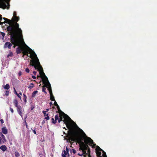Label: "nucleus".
Returning a JSON list of instances; mask_svg holds the SVG:
<instances>
[{
    "label": "nucleus",
    "mask_w": 157,
    "mask_h": 157,
    "mask_svg": "<svg viewBox=\"0 0 157 157\" xmlns=\"http://www.w3.org/2000/svg\"><path fill=\"white\" fill-rule=\"evenodd\" d=\"M14 23L13 25H9L7 27V29L8 32V35L23 37L22 31L21 28H19L18 23L17 22Z\"/></svg>",
    "instance_id": "nucleus-3"
},
{
    "label": "nucleus",
    "mask_w": 157,
    "mask_h": 157,
    "mask_svg": "<svg viewBox=\"0 0 157 157\" xmlns=\"http://www.w3.org/2000/svg\"><path fill=\"white\" fill-rule=\"evenodd\" d=\"M29 71H30L29 70L28 68H26L25 71L26 72L29 73Z\"/></svg>",
    "instance_id": "nucleus-38"
},
{
    "label": "nucleus",
    "mask_w": 157,
    "mask_h": 157,
    "mask_svg": "<svg viewBox=\"0 0 157 157\" xmlns=\"http://www.w3.org/2000/svg\"><path fill=\"white\" fill-rule=\"evenodd\" d=\"M38 91L37 90L34 91L32 94V97H34L35 96V95L37 93Z\"/></svg>",
    "instance_id": "nucleus-25"
},
{
    "label": "nucleus",
    "mask_w": 157,
    "mask_h": 157,
    "mask_svg": "<svg viewBox=\"0 0 157 157\" xmlns=\"http://www.w3.org/2000/svg\"><path fill=\"white\" fill-rule=\"evenodd\" d=\"M4 143V141L2 140V138L0 136V144H2Z\"/></svg>",
    "instance_id": "nucleus-36"
},
{
    "label": "nucleus",
    "mask_w": 157,
    "mask_h": 157,
    "mask_svg": "<svg viewBox=\"0 0 157 157\" xmlns=\"http://www.w3.org/2000/svg\"><path fill=\"white\" fill-rule=\"evenodd\" d=\"M52 108H53V109L55 108V107H54V106H53L52 107Z\"/></svg>",
    "instance_id": "nucleus-56"
},
{
    "label": "nucleus",
    "mask_w": 157,
    "mask_h": 157,
    "mask_svg": "<svg viewBox=\"0 0 157 157\" xmlns=\"http://www.w3.org/2000/svg\"><path fill=\"white\" fill-rule=\"evenodd\" d=\"M0 135L1 136L2 140L4 141V142H6V139L5 138V136L2 134V133H1L0 134Z\"/></svg>",
    "instance_id": "nucleus-21"
},
{
    "label": "nucleus",
    "mask_w": 157,
    "mask_h": 157,
    "mask_svg": "<svg viewBox=\"0 0 157 157\" xmlns=\"http://www.w3.org/2000/svg\"><path fill=\"white\" fill-rule=\"evenodd\" d=\"M44 114V116L45 117V119L46 120H49L50 119L49 117L48 116V114H46V111H43L42 112Z\"/></svg>",
    "instance_id": "nucleus-13"
},
{
    "label": "nucleus",
    "mask_w": 157,
    "mask_h": 157,
    "mask_svg": "<svg viewBox=\"0 0 157 157\" xmlns=\"http://www.w3.org/2000/svg\"><path fill=\"white\" fill-rule=\"evenodd\" d=\"M78 154L79 155H80V154Z\"/></svg>",
    "instance_id": "nucleus-58"
},
{
    "label": "nucleus",
    "mask_w": 157,
    "mask_h": 157,
    "mask_svg": "<svg viewBox=\"0 0 157 157\" xmlns=\"http://www.w3.org/2000/svg\"><path fill=\"white\" fill-rule=\"evenodd\" d=\"M92 144H93V145L92 146V147L95 148L97 146H96V144H94V143H93Z\"/></svg>",
    "instance_id": "nucleus-41"
},
{
    "label": "nucleus",
    "mask_w": 157,
    "mask_h": 157,
    "mask_svg": "<svg viewBox=\"0 0 157 157\" xmlns=\"http://www.w3.org/2000/svg\"><path fill=\"white\" fill-rule=\"evenodd\" d=\"M49 109H46V111H46V112H48L49 111Z\"/></svg>",
    "instance_id": "nucleus-52"
},
{
    "label": "nucleus",
    "mask_w": 157,
    "mask_h": 157,
    "mask_svg": "<svg viewBox=\"0 0 157 157\" xmlns=\"http://www.w3.org/2000/svg\"><path fill=\"white\" fill-rule=\"evenodd\" d=\"M2 133L4 134H6L8 133L7 129L5 127H4L2 128Z\"/></svg>",
    "instance_id": "nucleus-14"
},
{
    "label": "nucleus",
    "mask_w": 157,
    "mask_h": 157,
    "mask_svg": "<svg viewBox=\"0 0 157 157\" xmlns=\"http://www.w3.org/2000/svg\"><path fill=\"white\" fill-rule=\"evenodd\" d=\"M54 101H55L54 103V105H55L56 106V107L58 106L59 105L57 104V102L55 100Z\"/></svg>",
    "instance_id": "nucleus-39"
},
{
    "label": "nucleus",
    "mask_w": 157,
    "mask_h": 157,
    "mask_svg": "<svg viewBox=\"0 0 157 157\" xmlns=\"http://www.w3.org/2000/svg\"><path fill=\"white\" fill-rule=\"evenodd\" d=\"M78 129L73 126H71L68 131L67 137L68 138L67 141L72 143L74 141L80 144L79 150H82L83 153H86V151L88 152L90 151V148L87 144H92L93 140L89 137H87L83 130L77 125Z\"/></svg>",
    "instance_id": "nucleus-1"
},
{
    "label": "nucleus",
    "mask_w": 157,
    "mask_h": 157,
    "mask_svg": "<svg viewBox=\"0 0 157 157\" xmlns=\"http://www.w3.org/2000/svg\"><path fill=\"white\" fill-rule=\"evenodd\" d=\"M36 71H33V73L34 74V75H36Z\"/></svg>",
    "instance_id": "nucleus-48"
},
{
    "label": "nucleus",
    "mask_w": 157,
    "mask_h": 157,
    "mask_svg": "<svg viewBox=\"0 0 157 157\" xmlns=\"http://www.w3.org/2000/svg\"><path fill=\"white\" fill-rule=\"evenodd\" d=\"M10 38L11 43L14 45L13 46V48H15L16 46H20L23 43H25L23 37L12 35L10 36Z\"/></svg>",
    "instance_id": "nucleus-4"
},
{
    "label": "nucleus",
    "mask_w": 157,
    "mask_h": 157,
    "mask_svg": "<svg viewBox=\"0 0 157 157\" xmlns=\"http://www.w3.org/2000/svg\"><path fill=\"white\" fill-rule=\"evenodd\" d=\"M14 154H15V156L16 157H18L20 156L19 153L17 151H16L15 152Z\"/></svg>",
    "instance_id": "nucleus-27"
},
{
    "label": "nucleus",
    "mask_w": 157,
    "mask_h": 157,
    "mask_svg": "<svg viewBox=\"0 0 157 157\" xmlns=\"http://www.w3.org/2000/svg\"><path fill=\"white\" fill-rule=\"evenodd\" d=\"M17 16V13H16V12H15V11H14L13 12V18L15 17H16Z\"/></svg>",
    "instance_id": "nucleus-37"
},
{
    "label": "nucleus",
    "mask_w": 157,
    "mask_h": 157,
    "mask_svg": "<svg viewBox=\"0 0 157 157\" xmlns=\"http://www.w3.org/2000/svg\"><path fill=\"white\" fill-rule=\"evenodd\" d=\"M101 152L103 153L102 156L103 157H107L106 153L103 150V151H101Z\"/></svg>",
    "instance_id": "nucleus-28"
},
{
    "label": "nucleus",
    "mask_w": 157,
    "mask_h": 157,
    "mask_svg": "<svg viewBox=\"0 0 157 157\" xmlns=\"http://www.w3.org/2000/svg\"><path fill=\"white\" fill-rule=\"evenodd\" d=\"M17 110L18 114L22 117L23 116V114H22L21 111L22 108L20 106L17 107Z\"/></svg>",
    "instance_id": "nucleus-9"
},
{
    "label": "nucleus",
    "mask_w": 157,
    "mask_h": 157,
    "mask_svg": "<svg viewBox=\"0 0 157 157\" xmlns=\"http://www.w3.org/2000/svg\"><path fill=\"white\" fill-rule=\"evenodd\" d=\"M26 46L27 47V48L29 49V50L27 51L25 50L24 48V50L22 51V53L23 54L22 56V57H24V56L25 55H28V52H29V53L31 55V54L33 53V52H34L27 45H26ZM31 56V55H30ZM30 57V56H29Z\"/></svg>",
    "instance_id": "nucleus-8"
},
{
    "label": "nucleus",
    "mask_w": 157,
    "mask_h": 157,
    "mask_svg": "<svg viewBox=\"0 0 157 157\" xmlns=\"http://www.w3.org/2000/svg\"><path fill=\"white\" fill-rule=\"evenodd\" d=\"M25 125H26V128H28V125H27V123H26V122H25Z\"/></svg>",
    "instance_id": "nucleus-50"
},
{
    "label": "nucleus",
    "mask_w": 157,
    "mask_h": 157,
    "mask_svg": "<svg viewBox=\"0 0 157 157\" xmlns=\"http://www.w3.org/2000/svg\"><path fill=\"white\" fill-rule=\"evenodd\" d=\"M56 107L58 110V111H56V113L59 112V115H60V114H63V115H64V120L63 121V122L66 125L67 128H68L69 130V129L71 128V126H73L72 125H71L70 127L69 126V121L71 120V119L68 116V115L64 113L61 110L59 105L58 106H57Z\"/></svg>",
    "instance_id": "nucleus-5"
},
{
    "label": "nucleus",
    "mask_w": 157,
    "mask_h": 157,
    "mask_svg": "<svg viewBox=\"0 0 157 157\" xmlns=\"http://www.w3.org/2000/svg\"><path fill=\"white\" fill-rule=\"evenodd\" d=\"M10 111H11V112L13 113V109L12 108H10Z\"/></svg>",
    "instance_id": "nucleus-42"
},
{
    "label": "nucleus",
    "mask_w": 157,
    "mask_h": 157,
    "mask_svg": "<svg viewBox=\"0 0 157 157\" xmlns=\"http://www.w3.org/2000/svg\"><path fill=\"white\" fill-rule=\"evenodd\" d=\"M18 75L19 76H21V72L20 71L18 72Z\"/></svg>",
    "instance_id": "nucleus-45"
},
{
    "label": "nucleus",
    "mask_w": 157,
    "mask_h": 157,
    "mask_svg": "<svg viewBox=\"0 0 157 157\" xmlns=\"http://www.w3.org/2000/svg\"><path fill=\"white\" fill-rule=\"evenodd\" d=\"M42 72H40V74H41ZM43 75L44 76V78H43L42 76L41 77L43 80V83H46V87L48 88V90L49 92L50 96L53 95L52 91V88L51 87V84L49 82L48 78L45 75L44 72H42Z\"/></svg>",
    "instance_id": "nucleus-6"
},
{
    "label": "nucleus",
    "mask_w": 157,
    "mask_h": 157,
    "mask_svg": "<svg viewBox=\"0 0 157 157\" xmlns=\"http://www.w3.org/2000/svg\"><path fill=\"white\" fill-rule=\"evenodd\" d=\"M33 133L35 134H36V132L35 130H33Z\"/></svg>",
    "instance_id": "nucleus-51"
},
{
    "label": "nucleus",
    "mask_w": 157,
    "mask_h": 157,
    "mask_svg": "<svg viewBox=\"0 0 157 157\" xmlns=\"http://www.w3.org/2000/svg\"><path fill=\"white\" fill-rule=\"evenodd\" d=\"M51 120L52 123L53 124H56L57 122V121H56V120L55 119L54 120V118L53 117H52V118Z\"/></svg>",
    "instance_id": "nucleus-26"
},
{
    "label": "nucleus",
    "mask_w": 157,
    "mask_h": 157,
    "mask_svg": "<svg viewBox=\"0 0 157 157\" xmlns=\"http://www.w3.org/2000/svg\"><path fill=\"white\" fill-rule=\"evenodd\" d=\"M6 0H0V6L3 9H5L6 8L9 9L10 8V4L9 3H7L8 7L5 3Z\"/></svg>",
    "instance_id": "nucleus-7"
},
{
    "label": "nucleus",
    "mask_w": 157,
    "mask_h": 157,
    "mask_svg": "<svg viewBox=\"0 0 157 157\" xmlns=\"http://www.w3.org/2000/svg\"><path fill=\"white\" fill-rule=\"evenodd\" d=\"M30 58L32 59V60L30 61V65L32 66H34L35 69H37L38 71H40L39 73L40 76L38 75L37 76V78L40 77H41L43 81L41 76H42L43 78H44V76L43 75L42 73H41V74H40V72L42 73L43 72H44L43 68L41 66L39 60L37 57L36 55L34 52H33V53L31 54Z\"/></svg>",
    "instance_id": "nucleus-2"
},
{
    "label": "nucleus",
    "mask_w": 157,
    "mask_h": 157,
    "mask_svg": "<svg viewBox=\"0 0 157 157\" xmlns=\"http://www.w3.org/2000/svg\"><path fill=\"white\" fill-rule=\"evenodd\" d=\"M44 84H45L44 85L42 86L43 87V88H42V91L43 92H44L45 94H47V92L46 91V88H45V87H46V83H44Z\"/></svg>",
    "instance_id": "nucleus-18"
},
{
    "label": "nucleus",
    "mask_w": 157,
    "mask_h": 157,
    "mask_svg": "<svg viewBox=\"0 0 157 157\" xmlns=\"http://www.w3.org/2000/svg\"><path fill=\"white\" fill-rule=\"evenodd\" d=\"M70 151L71 153L73 152L74 154H75L76 153V151L74 149H70Z\"/></svg>",
    "instance_id": "nucleus-32"
},
{
    "label": "nucleus",
    "mask_w": 157,
    "mask_h": 157,
    "mask_svg": "<svg viewBox=\"0 0 157 157\" xmlns=\"http://www.w3.org/2000/svg\"><path fill=\"white\" fill-rule=\"evenodd\" d=\"M96 151H103V150L102 149H101L100 147L98 146H96Z\"/></svg>",
    "instance_id": "nucleus-23"
},
{
    "label": "nucleus",
    "mask_w": 157,
    "mask_h": 157,
    "mask_svg": "<svg viewBox=\"0 0 157 157\" xmlns=\"http://www.w3.org/2000/svg\"><path fill=\"white\" fill-rule=\"evenodd\" d=\"M34 86V85L33 83H30L29 87L31 89L33 88Z\"/></svg>",
    "instance_id": "nucleus-30"
},
{
    "label": "nucleus",
    "mask_w": 157,
    "mask_h": 157,
    "mask_svg": "<svg viewBox=\"0 0 157 157\" xmlns=\"http://www.w3.org/2000/svg\"><path fill=\"white\" fill-rule=\"evenodd\" d=\"M0 121L1 122L2 124H3L4 123V121L2 119H1L0 120Z\"/></svg>",
    "instance_id": "nucleus-46"
},
{
    "label": "nucleus",
    "mask_w": 157,
    "mask_h": 157,
    "mask_svg": "<svg viewBox=\"0 0 157 157\" xmlns=\"http://www.w3.org/2000/svg\"><path fill=\"white\" fill-rule=\"evenodd\" d=\"M19 94H20V95H22V93H19Z\"/></svg>",
    "instance_id": "nucleus-55"
},
{
    "label": "nucleus",
    "mask_w": 157,
    "mask_h": 157,
    "mask_svg": "<svg viewBox=\"0 0 157 157\" xmlns=\"http://www.w3.org/2000/svg\"><path fill=\"white\" fill-rule=\"evenodd\" d=\"M10 93V92L8 90H6L5 92V94L6 96H8Z\"/></svg>",
    "instance_id": "nucleus-34"
},
{
    "label": "nucleus",
    "mask_w": 157,
    "mask_h": 157,
    "mask_svg": "<svg viewBox=\"0 0 157 157\" xmlns=\"http://www.w3.org/2000/svg\"><path fill=\"white\" fill-rule=\"evenodd\" d=\"M26 56L25 57H24V58L25 59H27L29 57V55H25Z\"/></svg>",
    "instance_id": "nucleus-44"
},
{
    "label": "nucleus",
    "mask_w": 157,
    "mask_h": 157,
    "mask_svg": "<svg viewBox=\"0 0 157 157\" xmlns=\"http://www.w3.org/2000/svg\"><path fill=\"white\" fill-rule=\"evenodd\" d=\"M24 50V48L23 47H18L16 48V51L17 54L21 53Z\"/></svg>",
    "instance_id": "nucleus-10"
},
{
    "label": "nucleus",
    "mask_w": 157,
    "mask_h": 157,
    "mask_svg": "<svg viewBox=\"0 0 157 157\" xmlns=\"http://www.w3.org/2000/svg\"><path fill=\"white\" fill-rule=\"evenodd\" d=\"M3 19L5 20V21H6H6H10V20L7 19V18H5V17H4L3 18Z\"/></svg>",
    "instance_id": "nucleus-40"
},
{
    "label": "nucleus",
    "mask_w": 157,
    "mask_h": 157,
    "mask_svg": "<svg viewBox=\"0 0 157 157\" xmlns=\"http://www.w3.org/2000/svg\"><path fill=\"white\" fill-rule=\"evenodd\" d=\"M13 103L15 105V106L16 107H18L19 105H18V103L17 99H15L13 101Z\"/></svg>",
    "instance_id": "nucleus-16"
},
{
    "label": "nucleus",
    "mask_w": 157,
    "mask_h": 157,
    "mask_svg": "<svg viewBox=\"0 0 157 157\" xmlns=\"http://www.w3.org/2000/svg\"><path fill=\"white\" fill-rule=\"evenodd\" d=\"M32 78L34 79H35L36 78V77L34 75L32 76Z\"/></svg>",
    "instance_id": "nucleus-47"
},
{
    "label": "nucleus",
    "mask_w": 157,
    "mask_h": 157,
    "mask_svg": "<svg viewBox=\"0 0 157 157\" xmlns=\"http://www.w3.org/2000/svg\"><path fill=\"white\" fill-rule=\"evenodd\" d=\"M59 114H57L55 116V119L56 121H57V120L59 119Z\"/></svg>",
    "instance_id": "nucleus-31"
},
{
    "label": "nucleus",
    "mask_w": 157,
    "mask_h": 157,
    "mask_svg": "<svg viewBox=\"0 0 157 157\" xmlns=\"http://www.w3.org/2000/svg\"><path fill=\"white\" fill-rule=\"evenodd\" d=\"M13 56V53L11 52H10L7 55V57L8 58L10 56Z\"/></svg>",
    "instance_id": "nucleus-24"
},
{
    "label": "nucleus",
    "mask_w": 157,
    "mask_h": 157,
    "mask_svg": "<svg viewBox=\"0 0 157 157\" xmlns=\"http://www.w3.org/2000/svg\"><path fill=\"white\" fill-rule=\"evenodd\" d=\"M24 99H26V98H27V97L24 94Z\"/></svg>",
    "instance_id": "nucleus-49"
},
{
    "label": "nucleus",
    "mask_w": 157,
    "mask_h": 157,
    "mask_svg": "<svg viewBox=\"0 0 157 157\" xmlns=\"http://www.w3.org/2000/svg\"><path fill=\"white\" fill-rule=\"evenodd\" d=\"M0 149L3 151H5L7 148L6 146L5 145H2L0 147Z\"/></svg>",
    "instance_id": "nucleus-15"
},
{
    "label": "nucleus",
    "mask_w": 157,
    "mask_h": 157,
    "mask_svg": "<svg viewBox=\"0 0 157 157\" xmlns=\"http://www.w3.org/2000/svg\"><path fill=\"white\" fill-rule=\"evenodd\" d=\"M64 118V115H63V114H60V115L59 114V119L58 120V122L59 123H60L61 121H63H63L64 120H63V118Z\"/></svg>",
    "instance_id": "nucleus-12"
},
{
    "label": "nucleus",
    "mask_w": 157,
    "mask_h": 157,
    "mask_svg": "<svg viewBox=\"0 0 157 157\" xmlns=\"http://www.w3.org/2000/svg\"><path fill=\"white\" fill-rule=\"evenodd\" d=\"M13 21L15 22H17L19 20V18L18 17H17V16L13 17Z\"/></svg>",
    "instance_id": "nucleus-19"
},
{
    "label": "nucleus",
    "mask_w": 157,
    "mask_h": 157,
    "mask_svg": "<svg viewBox=\"0 0 157 157\" xmlns=\"http://www.w3.org/2000/svg\"><path fill=\"white\" fill-rule=\"evenodd\" d=\"M1 34L2 36V39H3L4 38L5 35V34L3 32H1Z\"/></svg>",
    "instance_id": "nucleus-35"
},
{
    "label": "nucleus",
    "mask_w": 157,
    "mask_h": 157,
    "mask_svg": "<svg viewBox=\"0 0 157 157\" xmlns=\"http://www.w3.org/2000/svg\"><path fill=\"white\" fill-rule=\"evenodd\" d=\"M15 90V93L17 95V96H18V97L20 99L21 98V97L18 94V93L15 90V89H14Z\"/></svg>",
    "instance_id": "nucleus-29"
},
{
    "label": "nucleus",
    "mask_w": 157,
    "mask_h": 157,
    "mask_svg": "<svg viewBox=\"0 0 157 157\" xmlns=\"http://www.w3.org/2000/svg\"><path fill=\"white\" fill-rule=\"evenodd\" d=\"M66 152H67V154H68V156H69V153H68L69 149L67 147L66 148Z\"/></svg>",
    "instance_id": "nucleus-43"
},
{
    "label": "nucleus",
    "mask_w": 157,
    "mask_h": 157,
    "mask_svg": "<svg viewBox=\"0 0 157 157\" xmlns=\"http://www.w3.org/2000/svg\"><path fill=\"white\" fill-rule=\"evenodd\" d=\"M50 99L52 101H53L55 100L54 97L53 95L50 96Z\"/></svg>",
    "instance_id": "nucleus-33"
},
{
    "label": "nucleus",
    "mask_w": 157,
    "mask_h": 157,
    "mask_svg": "<svg viewBox=\"0 0 157 157\" xmlns=\"http://www.w3.org/2000/svg\"><path fill=\"white\" fill-rule=\"evenodd\" d=\"M12 45V44L10 42H6L4 45V47L5 48H8L9 49H11Z\"/></svg>",
    "instance_id": "nucleus-11"
},
{
    "label": "nucleus",
    "mask_w": 157,
    "mask_h": 157,
    "mask_svg": "<svg viewBox=\"0 0 157 157\" xmlns=\"http://www.w3.org/2000/svg\"><path fill=\"white\" fill-rule=\"evenodd\" d=\"M67 152L65 150H63V152L62 154V156L63 157H66V155H67Z\"/></svg>",
    "instance_id": "nucleus-20"
},
{
    "label": "nucleus",
    "mask_w": 157,
    "mask_h": 157,
    "mask_svg": "<svg viewBox=\"0 0 157 157\" xmlns=\"http://www.w3.org/2000/svg\"><path fill=\"white\" fill-rule=\"evenodd\" d=\"M52 102H51L49 103V104L50 105V106H51L52 105Z\"/></svg>",
    "instance_id": "nucleus-54"
},
{
    "label": "nucleus",
    "mask_w": 157,
    "mask_h": 157,
    "mask_svg": "<svg viewBox=\"0 0 157 157\" xmlns=\"http://www.w3.org/2000/svg\"><path fill=\"white\" fill-rule=\"evenodd\" d=\"M24 101H25V103H26V99H24Z\"/></svg>",
    "instance_id": "nucleus-53"
},
{
    "label": "nucleus",
    "mask_w": 157,
    "mask_h": 157,
    "mask_svg": "<svg viewBox=\"0 0 157 157\" xmlns=\"http://www.w3.org/2000/svg\"><path fill=\"white\" fill-rule=\"evenodd\" d=\"M101 151H96V153L97 154V155L98 157H102V156H101Z\"/></svg>",
    "instance_id": "nucleus-17"
},
{
    "label": "nucleus",
    "mask_w": 157,
    "mask_h": 157,
    "mask_svg": "<svg viewBox=\"0 0 157 157\" xmlns=\"http://www.w3.org/2000/svg\"><path fill=\"white\" fill-rule=\"evenodd\" d=\"M41 85V84H40V85H39V86H40Z\"/></svg>",
    "instance_id": "nucleus-57"
},
{
    "label": "nucleus",
    "mask_w": 157,
    "mask_h": 157,
    "mask_svg": "<svg viewBox=\"0 0 157 157\" xmlns=\"http://www.w3.org/2000/svg\"><path fill=\"white\" fill-rule=\"evenodd\" d=\"M3 87L5 89L8 90L10 88V85L8 84H6L3 86Z\"/></svg>",
    "instance_id": "nucleus-22"
}]
</instances>
